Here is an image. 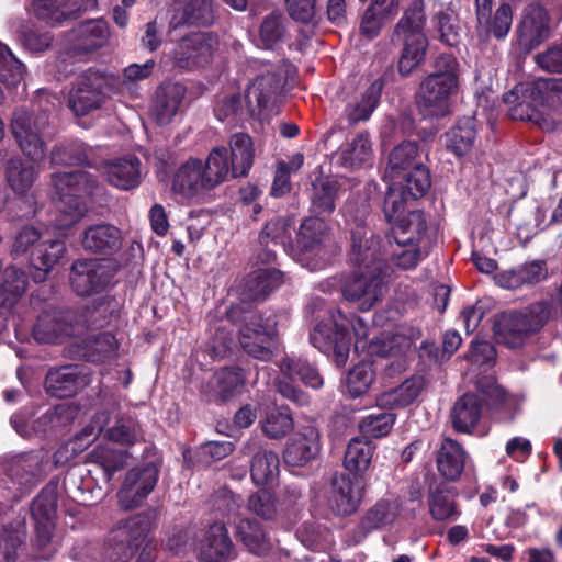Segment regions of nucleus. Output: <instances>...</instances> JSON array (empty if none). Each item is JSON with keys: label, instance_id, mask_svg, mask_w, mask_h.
<instances>
[{"label": "nucleus", "instance_id": "1", "mask_svg": "<svg viewBox=\"0 0 562 562\" xmlns=\"http://www.w3.org/2000/svg\"><path fill=\"white\" fill-rule=\"evenodd\" d=\"M344 213L351 233L349 260L353 266L363 267L364 270L347 278L341 285V292L347 301L357 302L361 311H369L382 299L385 288L382 239L367 224V202L356 207L349 200Z\"/></svg>", "mask_w": 562, "mask_h": 562}, {"label": "nucleus", "instance_id": "2", "mask_svg": "<svg viewBox=\"0 0 562 562\" xmlns=\"http://www.w3.org/2000/svg\"><path fill=\"white\" fill-rule=\"evenodd\" d=\"M350 330L356 337L355 349L358 351L359 348H364L361 340L369 336V324L361 317L348 316L340 308H335L329 312L327 321L315 325L310 334V341L321 352L333 357L337 367H344L350 351Z\"/></svg>", "mask_w": 562, "mask_h": 562}, {"label": "nucleus", "instance_id": "3", "mask_svg": "<svg viewBox=\"0 0 562 562\" xmlns=\"http://www.w3.org/2000/svg\"><path fill=\"white\" fill-rule=\"evenodd\" d=\"M460 85V64L451 54H440L434 71L420 82L418 105L427 116L443 117L451 111Z\"/></svg>", "mask_w": 562, "mask_h": 562}, {"label": "nucleus", "instance_id": "4", "mask_svg": "<svg viewBox=\"0 0 562 562\" xmlns=\"http://www.w3.org/2000/svg\"><path fill=\"white\" fill-rule=\"evenodd\" d=\"M52 184L57 196L59 216L55 226L66 229L76 224L87 212L83 196L97 192L99 184L87 171L56 172L52 176Z\"/></svg>", "mask_w": 562, "mask_h": 562}, {"label": "nucleus", "instance_id": "5", "mask_svg": "<svg viewBox=\"0 0 562 562\" xmlns=\"http://www.w3.org/2000/svg\"><path fill=\"white\" fill-rule=\"evenodd\" d=\"M103 438L105 441L98 443L88 459L102 468L105 481L110 482L124 468L127 449L137 441L138 434L131 419L119 418L112 427L104 428Z\"/></svg>", "mask_w": 562, "mask_h": 562}, {"label": "nucleus", "instance_id": "6", "mask_svg": "<svg viewBox=\"0 0 562 562\" xmlns=\"http://www.w3.org/2000/svg\"><path fill=\"white\" fill-rule=\"evenodd\" d=\"M154 524L151 513H140L116 521L101 547L104 562H128L135 554L140 539L147 536Z\"/></svg>", "mask_w": 562, "mask_h": 562}, {"label": "nucleus", "instance_id": "7", "mask_svg": "<svg viewBox=\"0 0 562 562\" xmlns=\"http://www.w3.org/2000/svg\"><path fill=\"white\" fill-rule=\"evenodd\" d=\"M549 317L550 306L546 302L530 304L522 312L504 313L494 326L495 339L507 348H521Z\"/></svg>", "mask_w": 562, "mask_h": 562}, {"label": "nucleus", "instance_id": "8", "mask_svg": "<svg viewBox=\"0 0 562 562\" xmlns=\"http://www.w3.org/2000/svg\"><path fill=\"white\" fill-rule=\"evenodd\" d=\"M47 467V454L42 451L5 454L0 458V468L12 484L13 498L16 502L45 480Z\"/></svg>", "mask_w": 562, "mask_h": 562}, {"label": "nucleus", "instance_id": "9", "mask_svg": "<svg viewBox=\"0 0 562 562\" xmlns=\"http://www.w3.org/2000/svg\"><path fill=\"white\" fill-rule=\"evenodd\" d=\"M276 315L254 314L239 329L241 349L254 359L270 361L279 350Z\"/></svg>", "mask_w": 562, "mask_h": 562}, {"label": "nucleus", "instance_id": "10", "mask_svg": "<svg viewBox=\"0 0 562 562\" xmlns=\"http://www.w3.org/2000/svg\"><path fill=\"white\" fill-rule=\"evenodd\" d=\"M283 85L284 77L281 68L271 63H262L259 72L245 91L246 110L249 116L265 120L266 112L274 104Z\"/></svg>", "mask_w": 562, "mask_h": 562}, {"label": "nucleus", "instance_id": "11", "mask_svg": "<svg viewBox=\"0 0 562 562\" xmlns=\"http://www.w3.org/2000/svg\"><path fill=\"white\" fill-rule=\"evenodd\" d=\"M117 272L115 262L103 259H78L69 272L70 286L81 296L99 294L108 290Z\"/></svg>", "mask_w": 562, "mask_h": 562}, {"label": "nucleus", "instance_id": "12", "mask_svg": "<svg viewBox=\"0 0 562 562\" xmlns=\"http://www.w3.org/2000/svg\"><path fill=\"white\" fill-rule=\"evenodd\" d=\"M171 190L176 199L186 204H200L212 200L213 189L202 167V159L191 157L173 172Z\"/></svg>", "mask_w": 562, "mask_h": 562}, {"label": "nucleus", "instance_id": "13", "mask_svg": "<svg viewBox=\"0 0 562 562\" xmlns=\"http://www.w3.org/2000/svg\"><path fill=\"white\" fill-rule=\"evenodd\" d=\"M48 127L46 113L35 120L24 109L14 111L11 120V128L21 150L33 161H41L46 155L45 136Z\"/></svg>", "mask_w": 562, "mask_h": 562}, {"label": "nucleus", "instance_id": "14", "mask_svg": "<svg viewBox=\"0 0 562 562\" xmlns=\"http://www.w3.org/2000/svg\"><path fill=\"white\" fill-rule=\"evenodd\" d=\"M218 42L216 37L205 32L192 33L182 37L167 56L171 58L175 66L192 70L209 65Z\"/></svg>", "mask_w": 562, "mask_h": 562}, {"label": "nucleus", "instance_id": "15", "mask_svg": "<svg viewBox=\"0 0 562 562\" xmlns=\"http://www.w3.org/2000/svg\"><path fill=\"white\" fill-rule=\"evenodd\" d=\"M402 501L400 498H381L375 502L361 517L358 525L349 533V543H361L372 531L391 528L401 517Z\"/></svg>", "mask_w": 562, "mask_h": 562}, {"label": "nucleus", "instance_id": "16", "mask_svg": "<svg viewBox=\"0 0 562 562\" xmlns=\"http://www.w3.org/2000/svg\"><path fill=\"white\" fill-rule=\"evenodd\" d=\"M106 79L98 72H87L69 90L67 105L76 116L99 110L106 99Z\"/></svg>", "mask_w": 562, "mask_h": 562}, {"label": "nucleus", "instance_id": "17", "mask_svg": "<svg viewBox=\"0 0 562 562\" xmlns=\"http://www.w3.org/2000/svg\"><path fill=\"white\" fill-rule=\"evenodd\" d=\"M364 495V484L361 476L346 474L335 475L327 492V507L337 517L355 514Z\"/></svg>", "mask_w": 562, "mask_h": 562}, {"label": "nucleus", "instance_id": "18", "mask_svg": "<svg viewBox=\"0 0 562 562\" xmlns=\"http://www.w3.org/2000/svg\"><path fill=\"white\" fill-rule=\"evenodd\" d=\"M30 512L35 522V543L40 549H45L52 542L55 528L57 485L46 484L32 501Z\"/></svg>", "mask_w": 562, "mask_h": 562}, {"label": "nucleus", "instance_id": "19", "mask_svg": "<svg viewBox=\"0 0 562 562\" xmlns=\"http://www.w3.org/2000/svg\"><path fill=\"white\" fill-rule=\"evenodd\" d=\"M157 481L158 469L154 464L131 469L117 492L120 506L125 510L140 506L156 486Z\"/></svg>", "mask_w": 562, "mask_h": 562}, {"label": "nucleus", "instance_id": "20", "mask_svg": "<svg viewBox=\"0 0 562 562\" xmlns=\"http://www.w3.org/2000/svg\"><path fill=\"white\" fill-rule=\"evenodd\" d=\"M29 284L26 272L14 266H3L0 272V334L7 329L8 321L23 297Z\"/></svg>", "mask_w": 562, "mask_h": 562}, {"label": "nucleus", "instance_id": "21", "mask_svg": "<svg viewBox=\"0 0 562 562\" xmlns=\"http://www.w3.org/2000/svg\"><path fill=\"white\" fill-rule=\"evenodd\" d=\"M493 0H475L476 3V32L481 42L491 37L504 40L513 24V8L509 3L503 2L493 14H490Z\"/></svg>", "mask_w": 562, "mask_h": 562}, {"label": "nucleus", "instance_id": "22", "mask_svg": "<svg viewBox=\"0 0 562 562\" xmlns=\"http://www.w3.org/2000/svg\"><path fill=\"white\" fill-rule=\"evenodd\" d=\"M91 382V373L85 366L68 364L54 368L45 378L46 392L58 398L76 395Z\"/></svg>", "mask_w": 562, "mask_h": 562}, {"label": "nucleus", "instance_id": "23", "mask_svg": "<svg viewBox=\"0 0 562 562\" xmlns=\"http://www.w3.org/2000/svg\"><path fill=\"white\" fill-rule=\"evenodd\" d=\"M549 13L540 3H529L517 26L519 46L527 52L538 47L549 36Z\"/></svg>", "mask_w": 562, "mask_h": 562}, {"label": "nucleus", "instance_id": "24", "mask_svg": "<svg viewBox=\"0 0 562 562\" xmlns=\"http://www.w3.org/2000/svg\"><path fill=\"white\" fill-rule=\"evenodd\" d=\"M97 4V0H34L32 12L38 20L55 26L77 19L81 13L94 9Z\"/></svg>", "mask_w": 562, "mask_h": 562}, {"label": "nucleus", "instance_id": "25", "mask_svg": "<svg viewBox=\"0 0 562 562\" xmlns=\"http://www.w3.org/2000/svg\"><path fill=\"white\" fill-rule=\"evenodd\" d=\"M245 454H252L250 476L257 486L272 485L280 473V459L276 451L260 447L256 438L249 439L243 448Z\"/></svg>", "mask_w": 562, "mask_h": 562}, {"label": "nucleus", "instance_id": "26", "mask_svg": "<svg viewBox=\"0 0 562 562\" xmlns=\"http://www.w3.org/2000/svg\"><path fill=\"white\" fill-rule=\"evenodd\" d=\"M319 449L318 430L313 425H308L299 428L289 438L283 450V460L290 467H305L316 458Z\"/></svg>", "mask_w": 562, "mask_h": 562}, {"label": "nucleus", "instance_id": "27", "mask_svg": "<svg viewBox=\"0 0 562 562\" xmlns=\"http://www.w3.org/2000/svg\"><path fill=\"white\" fill-rule=\"evenodd\" d=\"M68 313L57 310H45L36 319L33 337L38 344H61L76 334L75 327L68 322Z\"/></svg>", "mask_w": 562, "mask_h": 562}, {"label": "nucleus", "instance_id": "28", "mask_svg": "<svg viewBox=\"0 0 562 562\" xmlns=\"http://www.w3.org/2000/svg\"><path fill=\"white\" fill-rule=\"evenodd\" d=\"M518 93H528L529 99L539 105L557 108L562 104V79L539 78L531 83H520L505 93V103L514 102Z\"/></svg>", "mask_w": 562, "mask_h": 562}, {"label": "nucleus", "instance_id": "29", "mask_svg": "<svg viewBox=\"0 0 562 562\" xmlns=\"http://www.w3.org/2000/svg\"><path fill=\"white\" fill-rule=\"evenodd\" d=\"M392 234L397 245H419L431 247L432 237L427 224L425 213L422 211L408 212L392 225Z\"/></svg>", "mask_w": 562, "mask_h": 562}, {"label": "nucleus", "instance_id": "30", "mask_svg": "<svg viewBox=\"0 0 562 562\" xmlns=\"http://www.w3.org/2000/svg\"><path fill=\"white\" fill-rule=\"evenodd\" d=\"M115 188L131 190L140 183V160L135 156H126L114 160L93 165Z\"/></svg>", "mask_w": 562, "mask_h": 562}, {"label": "nucleus", "instance_id": "31", "mask_svg": "<svg viewBox=\"0 0 562 562\" xmlns=\"http://www.w3.org/2000/svg\"><path fill=\"white\" fill-rule=\"evenodd\" d=\"M123 236L120 228L112 224L90 225L81 236V246L87 252L113 255L122 247Z\"/></svg>", "mask_w": 562, "mask_h": 562}, {"label": "nucleus", "instance_id": "32", "mask_svg": "<svg viewBox=\"0 0 562 562\" xmlns=\"http://www.w3.org/2000/svg\"><path fill=\"white\" fill-rule=\"evenodd\" d=\"M109 38V24L103 19L87 20L68 34V42L72 49L78 53L97 50L103 47Z\"/></svg>", "mask_w": 562, "mask_h": 562}, {"label": "nucleus", "instance_id": "33", "mask_svg": "<svg viewBox=\"0 0 562 562\" xmlns=\"http://www.w3.org/2000/svg\"><path fill=\"white\" fill-rule=\"evenodd\" d=\"M170 26H206L213 22L211 0H173Z\"/></svg>", "mask_w": 562, "mask_h": 562}, {"label": "nucleus", "instance_id": "34", "mask_svg": "<svg viewBox=\"0 0 562 562\" xmlns=\"http://www.w3.org/2000/svg\"><path fill=\"white\" fill-rule=\"evenodd\" d=\"M200 557L203 562H228L235 558L225 522H214L209 527L201 542Z\"/></svg>", "mask_w": 562, "mask_h": 562}, {"label": "nucleus", "instance_id": "35", "mask_svg": "<svg viewBox=\"0 0 562 562\" xmlns=\"http://www.w3.org/2000/svg\"><path fill=\"white\" fill-rule=\"evenodd\" d=\"M484 406L481 397L474 393H465L454 402L450 419L456 431L472 434L483 418Z\"/></svg>", "mask_w": 562, "mask_h": 562}, {"label": "nucleus", "instance_id": "36", "mask_svg": "<svg viewBox=\"0 0 562 562\" xmlns=\"http://www.w3.org/2000/svg\"><path fill=\"white\" fill-rule=\"evenodd\" d=\"M486 402L487 414L495 422H512L518 411V401L493 381L479 386Z\"/></svg>", "mask_w": 562, "mask_h": 562}, {"label": "nucleus", "instance_id": "37", "mask_svg": "<svg viewBox=\"0 0 562 562\" xmlns=\"http://www.w3.org/2000/svg\"><path fill=\"white\" fill-rule=\"evenodd\" d=\"M458 492L447 485L440 484L428 493L427 505L430 517L435 521H457L461 514L458 502Z\"/></svg>", "mask_w": 562, "mask_h": 562}, {"label": "nucleus", "instance_id": "38", "mask_svg": "<svg viewBox=\"0 0 562 562\" xmlns=\"http://www.w3.org/2000/svg\"><path fill=\"white\" fill-rule=\"evenodd\" d=\"M186 94L183 85L173 81L162 82L155 95L153 113L159 125L168 124L179 111Z\"/></svg>", "mask_w": 562, "mask_h": 562}, {"label": "nucleus", "instance_id": "39", "mask_svg": "<svg viewBox=\"0 0 562 562\" xmlns=\"http://www.w3.org/2000/svg\"><path fill=\"white\" fill-rule=\"evenodd\" d=\"M383 82L374 80L359 95L355 97L346 104L342 115L350 125L362 121H368L373 111L380 103Z\"/></svg>", "mask_w": 562, "mask_h": 562}, {"label": "nucleus", "instance_id": "40", "mask_svg": "<svg viewBox=\"0 0 562 562\" xmlns=\"http://www.w3.org/2000/svg\"><path fill=\"white\" fill-rule=\"evenodd\" d=\"M228 159L233 167V178L246 177L255 161V146L251 136L244 132L231 135Z\"/></svg>", "mask_w": 562, "mask_h": 562}, {"label": "nucleus", "instance_id": "41", "mask_svg": "<svg viewBox=\"0 0 562 562\" xmlns=\"http://www.w3.org/2000/svg\"><path fill=\"white\" fill-rule=\"evenodd\" d=\"M420 337V330H414L411 334L409 339L404 337L402 334L384 335L373 337L369 342L367 341L368 336L361 340L359 350H367L370 356L379 357H400L404 355L409 348L412 340Z\"/></svg>", "mask_w": 562, "mask_h": 562}, {"label": "nucleus", "instance_id": "42", "mask_svg": "<svg viewBox=\"0 0 562 562\" xmlns=\"http://www.w3.org/2000/svg\"><path fill=\"white\" fill-rule=\"evenodd\" d=\"M329 240V227L319 216L303 221L299 233V245L304 256L318 255Z\"/></svg>", "mask_w": 562, "mask_h": 562}, {"label": "nucleus", "instance_id": "43", "mask_svg": "<svg viewBox=\"0 0 562 562\" xmlns=\"http://www.w3.org/2000/svg\"><path fill=\"white\" fill-rule=\"evenodd\" d=\"M246 382V371L237 366L221 368L213 375L214 392L222 402H227L241 395Z\"/></svg>", "mask_w": 562, "mask_h": 562}, {"label": "nucleus", "instance_id": "44", "mask_svg": "<svg viewBox=\"0 0 562 562\" xmlns=\"http://www.w3.org/2000/svg\"><path fill=\"white\" fill-rule=\"evenodd\" d=\"M425 386L423 376L415 375L406 379L400 386L383 392L376 398L380 407L400 408L411 405Z\"/></svg>", "mask_w": 562, "mask_h": 562}, {"label": "nucleus", "instance_id": "45", "mask_svg": "<svg viewBox=\"0 0 562 562\" xmlns=\"http://www.w3.org/2000/svg\"><path fill=\"white\" fill-rule=\"evenodd\" d=\"M465 452L453 439H443L437 457V468L443 477L457 480L464 469Z\"/></svg>", "mask_w": 562, "mask_h": 562}, {"label": "nucleus", "instance_id": "46", "mask_svg": "<svg viewBox=\"0 0 562 562\" xmlns=\"http://www.w3.org/2000/svg\"><path fill=\"white\" fill-rule=\"evenodd\" d=\"M372 156L373 150L370 135L367 132H361L341 146L339 160L345 167L358 168L369 164Z\"/></svg>", "mask_w": 562, "mask_h": 562}, {"label": "nucleus", "instance_id": "47", "mask_svg": "<svg viewBox=\"0 0 562 562\" xmlns=\"http://www.w3.org/2000/svg\"><path fill=\"white\" fill-rule=\"evenodd\" d=\"M202 167L213 191L233 178V167L228 159V149L225 146H216L211 149Z\"/></svg>", "mask_w": 562, "mask_h": 562}, {"label": "nucleus", "instance_id": "48", "mask_svg": "<svg viewBox=\"0 0 562 562\" xmlns=\"http://www.w3.org/2000/svg\"><path fill=\"white\" fill-rule=\"evenodd\" d=\"M401 36L403 48L397 67L401 75L407 76L424 61L429 43L426 35Z\"/></svg>", "mask_w": 562, "mask_h": 562}, {"label": "nucleus", "instance_id": "49", "mask_svg": "<svg viewBox=\"0 0 562 562\" xmlns=\"http://www.w3.org/2000/svg\"><path fill=\"white\" fill-rule=\"evenodd\" d=\"M278 367L283 376L291 381L299 379L306 386L315 390L321 389L324 384L318 370L306 360L285 357L278 363Z\"/></svg>", "mask_w": 562, "mask_h": 562}, {"label": "nucleus", "instance_id": "50", "mask_svg": "<svg viewBox=\"0 0 562 562\" xmlns=\"http://www.w3.org/2000/svg\"><path fill=\"white\" fill-rule=\"evenodd\" d=\"M237 537L249 552L263 555L271 548L270 539L261 526L252 519H241L237 526Z\"/></svg>", "mask_w": 562, "mask_h": 562}, {"label": "nucleus", "instance_id": "51", "mask_svg": "<svg viewBox=\"0 0 562 562\" xmlns=\"http://www.w3.org/2000/svg\"><path fill=\"white\" fill-rule=\"evenodd\" d=\"M283 283V273L274 268H260L252 271L246 281V289L254 300L265 299Z\"/></svg>", "mask_w": 562, "mask_h": 562}, {"label": "nucleus", "instance_id": "52", "mask_svg": "<svg viewBox=\"0 0 562 562\" xmlns=\"http://www.w3.org/2000/svg\"><path fill=\"white\" fill-rule=\"evenodd\" d=\"M445 137L448 150L457 157L467 155L472 149L476 137L473 119L461 120L446 133Z\"/></svg>", "mask_w": 562, "mask_h": 562}, {"label": "nucleus", "instance_id": "53", "mask_svg": "<svg viewBox=\"0 0 562 562\" xmlns=\"http://www.w3.org/2000/svg\"><path fill=\"white\" fill-rule=\"evenodd\" d=\"M66 250L64 240H41L32 250L31 262L34 268L46 274L65 256Z\"/></svg>", "mask_w": 562, "mask_h": 562}, {"label": "nucleus", "instance_id": "54", "mask_svg": "<svg viewBox=\"0 0 562 562\" xmlns=\"http://www.w3.org/2000/svg\"><path fill=\"white\" fill-rule=\"evenodd\" d=\"M372 456L373 447L370 442L353 438L347 446L344 465L353 476H361L369 469Z\"/></svg>", "mask_w": 562, "mask_h": 562}, {"label": "nucleus", "instance_id": "55", "mask_svg": "<svg viewBox=\"0 0 562 562\" xmlns=\"http://www.w3.org/2000/svg\"><path fill=\"white\" fill-rule=\"evenodd\" d=\"M37 172L34 167L25 164L21 158H11L7 162L5 178L10 188L19 195H23L32 188Z\"/></svg>", "mask_w": 562, "mask_h": 562}, {"label": "nucleus", "instance_id": "56", "mask_svg": "<svg viewBox=\"0 0 562 562\" xmlns=\"http://www.w3.org/2000/svg\"><path fill=\"white\" fill-rule=\"evenodd\" d=\"M286 37V29L280 13L272 12L261 22L256 45L263 49H274Z\"/></svg>", "mask_w": 562, "mask_h": 562}, {"label": "nucleus", "instance_id": "57", "mask_svg": "<svg viewBox=\"0 0 562 562\" xmlns=\"http://www.w3.org/2000/svg\"><path fill=\"white\" fill-rule=\"evenodd\" d=\"M426 24L424 0H413L409 7L404 11L394 29V36L401 35H426L424 27Z\"/></svg>", "mask_w": 562, "mask_h": 562}, {"label": "nucleus", "instance_id": "58", "mask_svg": "<svg viewBox=\"0 0 562 562\" xmlns=\"http://www.w3.org/2000/svg\"><path fill=\"white\" fill-rule=\"evenodd\" d=\"M263 434L270 439H280L286 436L293 428L294 422L288 406L270 409L260 422Z\"/></svg>", "mask_w": 562, "mask_h": 562}, {"label": "nucleus", "instance_id": "59", "mask_svg": "<svg viewBox=\"0 0 562 562\" xmlns=\"http://www.w3.org/2000/svg\"><path fill=\"white\" fill-rule=\"evenodd\" d=\"M119 344L111 333H101L89 338L82 351V357L90 362H104L116 355Z\"/></svg>", "mask_w": 562, "mask_h": 562}, {"label": "nucleus", "instance_id": "60", "mask_svg": "<svg viewBox=\"0 0 562 562\" xmlns=\"http://www.w3.org/2000/svg\"><path fill=\"white\" fill-rule=\"evenodd\" d=\"M393 178L403 180L396 182L405 188L411 200L422 198L430 187L429 171L423 164H417L412 169L400 173V177Z\"/></svg>", "mask_w": 562, "mask_h": 562}, {"label": "nucleus", "instance_id": "61", "mask_svg": "<svg viewBox=\"0 0 562 562\" xmlns=\"http://www.w3.org/2000/svg\"><path fill=\"white\" fill-rule=\"evenodd\" d=\"M418 145L416 142H403L397 145L389 158L387 172L390 176L400 177V173L412 169L418 162Z\"/></svg>", "mask_w": 562, "mask_h": 562}, {"label": "nucleus", "instance_id": "62", "mask_svg": "<svg viewBox=\"0 0 562 562\" xmlns=\"http://www.w3.org/2000/svg\"><path fill=\"white\" fill-rule=\"evenodd\" d=\"M25 66L3 43H0V81L9 88L16 87L24 78Z\"/></svg>", "mask_w": 562, "mask_h": 562}, {"label": "nucleus", "instance_id": "63", "mask_svg": "<svg viewBox=\"0 0 562 562\" xmlns=\"http://www.w3.org/2000/svg\"><path fill=\"white\" fill-rule=\"evenodd\" d=\"M88 148L82 142L72 140L56 146L50 154V160L55 165H90Z\"/></svg>", "mask_w": 562, "mask_h": 562}, {"label": "nucleus", "instance_id": "64", "mask_svg": "<svg viewBox=\"0 0 562 562\" xmlns=\"http://www.w3.org/2000/svg\"><path fill=\"white\" fill-rule=\"evenodd\" d=\"M291 241V223L283 217L270 220L259 235L260 245L268 247L269 244L282 246L286 250Z\"/></svg>", "mask_w": 562, "mask_h": 562}]
</instances>
